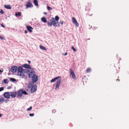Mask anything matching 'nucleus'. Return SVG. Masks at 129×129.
Wrapping results in <instances>:
<instances>
[{
  "mask_svg": "<svg viewBox=\"0 0 129 129\" xmlns=\"http://www.w3.org/2000/svg\"><path fill=\"white\" fill-rule=\"evenodd\" d=\"M55 19L56 21L55 20L54 18L52 17V19L50 20V21L47 22L49 26H51L53 25L55 27L60 26V25L58 22V20L59 19V17L58 16H55Z\"/></svg>",
  "mask_w": 129,
  "mask_h": 129,
  "instance_id": "obj_1",
  "label": "nucleus"
},
{
  "mask_svg": "<svg viewBox=\"0 0 129 129\" xmlns=\"http://www.w3.org/2000/svg\"><path fill=\"white\" fill-rule=\"evenodd\" d=\"M29 73L28 74V77L29 78H31L34 75L35 71L34 69H31L29 71Z\"/></svg>",
  "mask_w": 129,
  "mask_h": 129,
  "instance_id": "obj_2",
  "label": "nucleus"
},
{
  "mask_svg": "<svg viewBox=\"0 0 129 129\" xmlns=\"http://www.w3.org/2000/svg\"><path fill=\"white\" fill-rule=\"evenodd\" d=\"M31 78H32V82L33 83L36 82L38 80V76L36 75H33Z\"/></svg>",
  "mask_w": 129,
  "mask_h": 129,
  "instance_id": "obj_3",
  "label": "nucleus"
},
{
  "mask_svg": "<svg viewBox=\"0 0 129 129\" xmlns=\"http://www.w3.org/2000/svg\"><path fill=\"white\" fill-rule=\"evenodd\" d=\"M37 86L36 85H34L32 86L31 89V91L32 93H34L36 90L37 89Z\"/></svg>",
  "mask_w": 129,
  "mask_h": 129,
  "instance_id": "obj_4",
  "label": "nucleus"
},
{
  "mask_svg": "<svg viewBox=\"0 0 129 129\" xmlns=\"http://www.w3.org/2000/svg\"><path fill=\"white\" fill-rule=\"evenodd\" d=\"M61 81V79H59L57 80L56 82V87L55 88V90H57L59 89V87Z\"/></svg>",
  "mask_w": 129,
  "mask_h": 129,
  "instance_id": "obj_5",
  "label": "nucleus"
},
{
  "mask_svg": "<svg viewBox=\"0 0 129 129\" xmlns=\"http://www.w3.org/2000/svg\"><path fill=\"white\" fill-rule=\"evenodd\" d=\"M17 67L15 66H14L11 67L10 71L13 73H14L17 71Z\"/></svg>",
  "mask_w": 129,
  "mask_h": 129,
  "instance_id": "obj_6",
  "label": "nucleus"
},
{
  "mask_svg": "<svg viewBox=\"0 0 129 129\" xmlns=\"http://www.w3.org/2000/svg\"><path fill=\"white\" fill-rule=\"evenodd\" d=\"M72 19L73 23L75 24L77 27H78V26L79 24L76 19L74 17H73Z\"/></svg>",
  "mask_w": 129,
  "mask_h": 129,
  "instance_id": "obj_7",
  "label": "nucleus"
},
{
  "mask_svg": "<svg viewBox=\"0 0 129 129\" xmlns=\"http://www.w3.org/2000/svg\"><path fill=\"white\" fill-rule=\"evenodd\" d=\"M70 72L71 75L72 76V78L73 79H75L76 78V76L75 73H74L73 70L71 69H70Z\"/></svg>",
  "mask_w": 129,
  "mask_h": 129,
  "instance_id": "obj_8",
  "label": "nucleus"
},
{
  "mask_svg": "<svg viewBox=\"0 0 129 129\" xmlns=\"http://www.w3.org/2000/svg\"><path fill=\"white\" fill-rule=\"evenodd\" d=\"M92 6L90 3H88L86 6L85 10L87 11H89L90 10V7H91Z\"/></svg>",
  "mask_w": 129,
  "mask_h": 129,
  "instance_id": "obj_9",
  "label": "nucleus"
},
{
  "mask_svg": "<svg viewBox=\"0 0 129 129\" xmlns=\"http://www.w3.org/2000/svg\"><path fill=\"white\" fill-rule=\"evenodd\" d=\"M17 94V92L16 91L11 92L10 93V96L12 98H15L16 97Z\"/></svg>",
  "mask_w": 129,
  "mask_h": 129,
  "instance_id": "obj_10",
  "label": "nucleus"
},
{
  "mask_svg": "<svg viewBox=\"0 0 129 129\" xmlns=\"http://www.w3.org/2000/svg\"><path fill=\"white\" fill-rule=\"evenodd\" d=\"M23 72H18V75L21 78H23L25 77V75Z\"/></svg>",
  "mask_w": 129,
  "mask_h": 129,
  "instance_id": "obj_11",
  "label": "nucleus"
},
{
  "mask_svg": "<svg viewBox=\"0 0 129 129\" xmlns=\"http://www.w3.org/2000/svg\"><path fill=\"white\" fill-rule=\"evenodd\" d=\"M26 5V8H31L33 7V6L31 3L30 2H28L27 3Z\"/></svg>",
  "mask_w": 129,
  "mask_h": 129,
  "instance_id": "obj_12",
  "label": "nucleus"
},
{
  "mask_svg": "<svg viewBox=\"0 0 129 129\" xmlns=\"http://www.w3.org/2000/svg\"><path fill=\"white\" fill-rule=\"evenodd\" d=\"M4 96L6 98L9 99L10 98V96L8 92H5L4 94Z\"/></svg>",
  "mask_w": 129,
  "mask_h": 129,
  "instance_id": "obj_13",
  "label": "nucleus"
},
{
  "mask_svg": "<svg viewBox=\"0 0 129 129\" xmlns=\"http://www.w3.org/2000/svg\"><path fill=\"white\" fill-rule=\"evenodd\" d=\"M23 67L25 68L31 69V67L29 64H24L23 65Z\"/></svg>",
  "mask_w": 129,
  "mask_h": 129,
  "instance_id": "obj_14",
  "label": "nucleus"
},
{
  "mask_svg": "<svg viewBox=\"0 0 129 129\" xmlns=\"http://www.w3.org/2000/svg\"><path fill=\"white\" fill-rule=\"evenodd\" d=\"M17 95L19 97L21 96L22 95V89L19 90L17 92Z\"/></svg>",
  "mask_w": 129,
  "mask_h": 129,
  "instance_id": "obj_15",
  "label": "nucleus"
},
{
  "mask_svg": "<svg viewBox=\"0 0 129 129\" xmlns=\"http://www.w3.org/2000/svg\"><path fill=\"white\" fill-rule=\"evenodd\" d=\"M27 30L30 32L31 33L32 32L31 29H33V28L31 26H28L26 27Z\"/></svg>",
  "mask_w": 129,
  "mask_h": 129,
  "instance_id": "obj_16",
  "label": "nucleus"
},
{
  "mask_svg": "<svg viewBox=\"0 0 129 129\" xmlns=\"http://www.w3.org/2000/svg\"><path fill=\"white\" fill-rule=\"evenodd\" d=\"M18 70V72H22L23 71V69L22 67L21 66L19 67L17 69Z\"/></svg>",
  "mask_w": 129,
  "mask_h": 129,
  "instance_id": "obj_17",
  "label": "nucleus"
},
{
  "mask_svg": "<svg viewBox=\"0 0 129 129\" xmlns=\"http://www.w3.org/2000/svg\"><path fill=\"white\" fill-rule=\"evenodd\" d=\"M61 77L59 76H58L57 77L54 78L51 80V82H53L55 81L56 80L59 78H60Z\"/></svg>",
  "mask_w": 129,
  "mask_h": 129,
  "instance_id": "obj_18",
  "label": "nucleus"
},
{
  "mask_svg": "<svg viewBox=\"0 0 129 129\" xmlns=\"http://www.w3.org/2000/svg\"><path fill=\"white\" fill-rule=\"evenodd\" d=\"M4 7L5 8L8 9H11V6L10 5H5Z\"/></svg>",
  "mask_w": 129,
  "mask_h": 129,
  "instance_id": "obj_19",
  "label": "nucleus"
},
{
  "mask_svg": "<svg viewBox=\"0 0 129 129\" xmlns=\"http://www.w3.org/2000/svg\"><path fill=\"white\" fill-rule=\"evenodd\" d=\"M41 20L44 23H46L47 21V20L45 17H43L41 18Z\"/></svg>",
  "mask_w": 129,
  "mask_h": 129,
  "instance_id": "obj_20",
  "label": "nucleus"
},
{
  "mask_svg": "<svg viewBox=\"0 0 129 129\" xmlns=\"http://www.w3.org/2000/svg\"><path fill=\"white\" fill-rule=\"evenodd\" d=\"M39 47L41 49L45 51L47 50V49L45 47L41 45H40Z\"/></svg>",
  "mask_w": 129,
  "mask_h": 129,
  "instance_id": "obj_21",
  "label": "nucleus"
},
{
  "mask_svg": "<svg viewBox=\"0 0 129 129\" xmlns=\"http://www.w3.org/2000/svg\"><path fill=\"white\" fill-rule=\"evenodd\" d=\"M4 101V99L3 97L0 98V103H2Z\"/></svg>",
  "mask_w": 129,
  "mask_h": 129,
  "instance_id": "obj_22",
  "label": "nucleus"
},
{
  "mask_svg": "<svg viewBox=\"0 0 129 129\" xmlns=\"http://www.w3.org/2000/svg\"><path fill=\"white\" fill-rule=\"evenodd\" d=\"M34 3L35 5L37 6L38 5V4L37 0H34Z\"/></svg>",
  "mask_w": 129,
  "mask_h": 129,
  "instance_id": "obj_23",
  "label": "nucleus"
},
{
  "mask_svg": "<svg viewBox=\"0 0 129 129\" xmlns=\"http://www.w3.org/2000/svg\"><path fill=\"white\" fill-rule=\"evenodd\" d=\"M21 13V12H19L18 13H17L15 14V16L16 17L18 16H20Z\"/></svg>",
  "mask_w": 129,
  "mask_h": 129,
  "instance_id": "obj_24",
  "label": "nucleus"
},
{
  "mask_svg": "<svg viewBox=\"0 0 129 129\" xmlns=\"http://www.w3.org/2000/svg\"><path fill=\"white\" fill-rule=\"evenodd\" d=\"M22 94H23L25 95H27L28 93L26 92V91H24L22 89Z\"/></svg>",
  "mask_w": 129,
  "mask_h": 129,
  "instance_id": "obj_25",
  "label": "nucleus"
},
{
  "mask_svg": "<svg viewBox=\"0 0 129 129\" xmlns=\"http://www.w3.org/2000/svg\"><path fill=\"white\" fill-rule=\"evenodd\" d=\"M4 82L5 83H8V80L7 79H5L4 80Z\"/></svg>",
  "mask_w": 129,
  "mask_h": 129,
  "instance_id": "obj_26",
  "label": "nucleus"
},
{
  "mask_svg": "<svg viewBox=\"0 0 129 129\" xmlns=\"http://www.w3.org/2000/svg\"><path fill=\"white\" fill-rule=\"evenodd\" d=\"M91 71V68H87L86 69V72L87 73H88L89 72H90Z\"/></svg>",
  "mask_w": 129,
  "mask_h": 129,
  "instance_id": "obj_27",
  "label": "nucleus"
},
{
  "mask_svg": "<svg viewBox=\"0 0 129 129\" xmlns=\"http://www.w3.org/2000/svg\"><path fill=\"white\" fill-rule=\"evenodd\" d=\"M10 80L12 82H15L16 81V79L14 78H11L10 79Z\"/></svg>",
  "mask_w": 129,
  "mask_h": 129,
  "instance_id": "obj_28",
  "label": "nucleus"
},
{
  "mask_svg": "<svg viewBox=\"0 0 129 129\" xmlns=\"http://www.w3.org/2000/svg\"><path fill=\"white\" fill-rule=\"evenodd\" d=\"M72 49L74 51H77V50L73 46L72 47Z\"/></svg>",
  "mask_w": 129,
  "mask_h": 129,
  "instance_id": "obj_29",
  "label": "nucleus"
},
{
  "mask_svg": "<svg viewBox=\"0 0 129 129\" xmlns=\"http://www.w3.org/2000/svg\"><path fill=\"white\" fill-rule=\"evenodd\" d=\"M32 108L31 107H30L29 108L27 109V110L29 111H30L31 110Z\"/></svg>",
  "mask_w": 129,
  "mask_h": 129,
  "instance_id": "obj_30",
  "label": "nucleus"
},
{
  "mask_svg": "<svg viewBox=\"0 0 129 129\" xmlns=\"http://www.w3.org/2000/svg\"><path fill=\"white\" fill-rule=\"evenodd\" d=\"M47 9H48V10H52V9L49 6H47Z\"/></svg>",
  "mask_w": 129,
  "mask_h": 129,
  "instance_id": "obj_31",
  "label": "nucleus"
},
{
  "mask_svg": "<svg viewBox=\"0 0 129 129\" xmlns=\"http://www.w3.org/2000/svg\"><path fill=\"white\" fill-rule=\"evenodd\" d=\"M0 13L2 14H4V12L2 9L1 10Z\"/></svg>",
  "mask_w": 129,
  "mask_h": 129,
  "instance_id": "obj_32",
  "label": "nucleus"
},
{
  "mask_svg": "<svg viewBox=\"0 0 129 129\" xmlns=\"http://www.w3.org/2000/svg\"><path fill=\"white\" fill-rule=\"evenodd\" d=\"M0 38L2 40H5V39L4 37H3L1 36H0Z\"/></svg>",
  "mask_w": 129,
  "mask_h": 129,
  "instance_id": "obj_33",
  "label": "nucleus"
},
{
  "mask_svg": "<svg viewBox=\"0 0 129 129\" xmlns=\"http://www.w3.org/2000/svg\"><path fill=\"white\" fill-rule=\"evenodd\" d=\"M4 89L3 87H1L0 88V92L3 90Z\"/></svg>",
  "mask_w": 129,
  "mask_h": 129,
  "instance_id": "obj_34",
  "label": "nucleus"
},
{
  "mask_svg": "<svg viewBox=\"0 0 129 129\" xmlns=\"http://www.w3.org/2000/svg\"><path fill=\"white\" fill-rule=\"evenodd\" d=\"M34 114L33 113H31L29 114V116H33L34 115Z\"/></svg>",
  "mask_w": 129,
  "mask_h": 129,
  "instance_id": "obj_35",
  "label": "nucleus"
},
{
  "mask_svg": "<svg viewBox=\"0 0 129 129\" xmlns=\"http://www.w3.org/2000/svg\"><path fill=\"white\" fill-rule=\"evenodd\" d=\"M59 23L61 24L62 25H63V21H61V20L60 22H59Z\"/></svg>",
  "mask_w": 129,
  "mask_h": 129,
  "instance_id": "obj_36",
  "label": "nucleus"
},
{
  "mask_svg": "<svg viewBox=\"0 0 129 129\" xmlns=\"http://www.w3.org/2000/svg\"><path fill=\"white\" fill-rule=\"evenodd\" d=\"M62 54L63 55H64V56H65V55H67V53L66 52L65 53V54H63V53H62Z\"/></svg>",
  "mask_w": 129,
  "mask_h": 129,
  "instance_id": "obj_37",
  "label": "nucleus"
},
{
  "mask_svg": "<svg viewBox=\"0 0 129 129\" xmlns=\"http://www.w3.org/2000/svg\"><path fill=\"white\" fill-rule=\"evenodd\" d=\"M11 88V87L10 86H8L7 87V88L8 89H10Z\"/></svg>",
  "mask_w": 129,
  "mask_h": 129,
  "instance_id": "obj_38",
  "label": "nucleus"
},
{
  "mask_svg": "<svg viewBox=\"0 0 129 129\" xmlns=\"http://www.w3.org/2000/svg\"><path fill=\"white\" fill-rule=\"evenodd\" d=\"M1 26H2V27H5V26L4 25H3V24H1Z\"/></svg>",
  "mask_w": 129,
  "mask_h": 129,
  "instance_id": "obj_39",
  "label": "nucleus"
},
{
  "mask_svg": "<svg viewBox=\"0 0 129 129\" xmlns=\"http://www.w3.org/2000/svg\"><path fill=\"white\" fill-rule=\"evenodd\" d=\"M9 100L8 99H7V100H5V103H7L8 102V101H9Z\"/></svg>",
  "mask_w": 129,
  "mask_h": 129,
  "instance_id": "obj_40",
  "label": "nucleus"
},
{
  "mask_svg": "<svg viewBox=\"0 0 129 129\" xmlns=\"http://www.w3.org/2000/svg\"><path fill=\"white\" fill-rule=\"evenodd\" d=\"M27 32L26 30H25L24 31V33L25 34H26L27 33Z\"/></svg>",
  "mask_w": 129,
  "mask_h": 129,
  "instance_id": "obj_41",
  "label": "nucleus"
},
{
  "mask_svg": "<svg viewBox=\"0 0 129 129\" xmlns=\"http://www.w3.org/2000/svg\"><path fill=\"white\" fill-rule=\"evenodd\" d=\"M27 61L28 62V63L29 64H30V63L31 62H30V61L29 60H28Z\"/></svg>",
  "mask_w": 129,
  "mask_h": 129,
  "instance_id": "obj_42",
  "label": "nucleus"
},
{
  "mask_svg": "<svg viewBox=\"0 0 129 129\" xmlns=\"http://www.w3.org/2000/svg\"><path fill=\"white\" fill-rule=\"evenodd\" d=\"M3 72V71L0 70V73H2Z\"/></svg>",
  "mask_w": 129,
  "mask_h": 129,
  "instance_id": "obj_43",
  "label": "nucleus"
},
{
  "mask_svg": "<svg viewBox=\"0 0 129 129\" xmlns=\"http://www.w3.org/2000/svg\"><path fill=\"white\" fill-rule=\"evenodd\" d=\"M44 14L45 15H46L47 14V13L46 12H44Z\"/></svg>",
  "mask_w": 129,
  "mask_h": 129,
  "instance_id": "obj_44",
  "label": "nucleus"
},
{
  "mask_svg": "<svg viewBox=\"0 0 129 129\" xmlns=\"http://www.w3.org/2000/svg\"><path fill=\"white\" fill-rule=\"evenodd\" d=\"M56 111L55 110H52V112H55Z\"/></svg>",
  "mask_w": 129,
  "mask_h": 129,
  "instance_id": "obj_45",
  "label": "nucleus"
},
{
  "mask_svg": "<svg viewBox=\"0 0 129 129\" xmlns=\"http://www.w3.org/2000/svg\"><path fill=\"white\" fill-rule=\"evenodd\" d=\"M28 88H30V86H29V85H28Z\"/></svg>",
  "mask_w": 129,
  "mask_h": 129,
  "instance_id": "obj_46",
  "label": "nucleus"
},
{
  "mask_svg": "<svg viewBox=\"0 0 129 129\" xmlns=\"http://www.w3.org/2000/svg\"><path fill=\"white\" fill-rule=\"evenodd\" d=\"M119 80H119V79H117L116 80V81H119Z\"/></svg>",
  "mask_w": 129,
  "mask_h": 129,
  "instance_id": "obj_47",
  "label": "nucleus"
},
{
  "mask_svg": "<svg viewBox=\"0 0 129 129\" xmlns=\"http://www.w3.org/2000/svg\"><path fill=\"white\" fill-rule=\"evenodd\" d=\"M2 114H0V117L2 116Z\"/></svg>",
  "mask_w": 129,
  "mask_h": 129,
  "instance_id": "obj_48",
  "label": "nucleus"
},
{
  "mask_svg": "<svg viewBox=\"0 0 129 129\" xmlns=\"http://www.w3.org/2000/svg\"><path fill=\"white\" fill-rule=\"evenodd\" d=\"M1 96L0 95V96Z\"/></svg>",
  "mask_w": 129,
  "mask_h": 129,
  "instance_id": "obj_49",
  "label": "nucleus"
}]
</instances>
